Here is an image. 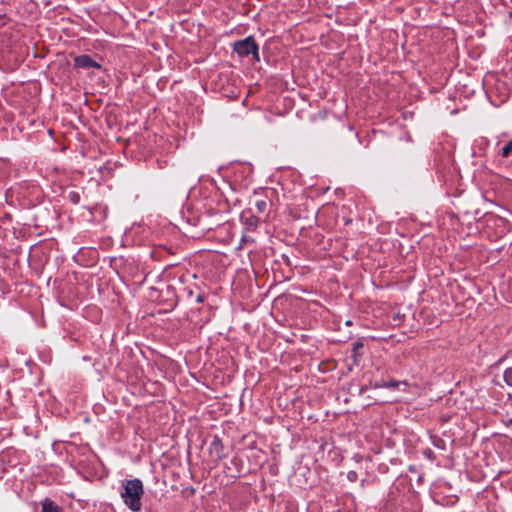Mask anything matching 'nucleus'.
<instances>
[{
	"mask_svg": "<svg viewBox=\"0 0 512 512\" xmlns=\"http://www.w3.org/2000/svg\"><path fill=\"white\" fill-rule=\"evenodd\" d=\"M123 491L120 496L125 505L133 512H139L142 508L141 499L144 494L143 483L139 479L124 480Z\"/></svg>",
	"mask_w": 512,
	"mask_h": 512,
	"instance_id": "1",
	"label": "nucleus"
},
{
	"mask_svg": "<svg viewBox=\"0 0 512 512\" xmlns=\"http://www.w3.org/2000/svg\"><path fill=\"white\" fill-rule=\"evenodd\" d=\"M233 49L240 57L253 55L256 60H259L258 45L252 36L236 41Z\"/></svg>",
	"mask_w": 512,
	"mask_h": 512,
	"instance_id": "2",
	"label": "nucleus"
},
{
	"mask_svg": "<svg viewBox=\"0 0 512 512\" xmlns=\"http://www.w3.org/2000/svg\"><path fill=\"white\" fill-rule=\"evenodd\" d=\"M75 66L78 68H97L99 69L101 66L96 61H94L90 56L88 55H80L75 57L74 59Z\"/></svg>",
	"mask_w": 512,
	"mask_h": 512,
	"instance_id": "3",
	"label": "nucleus"
},
{
	"mask_svg": "<svg viewBox=\"0 0 512 512\" xmlns=\"http://www.w3.org/2000/svg\"><path fill=\"white\" fill-rule=\"evenodd\" d=\"M41 512H63L62 509L51 499L45 498L41 502Z\"/></svg>",
	"mask_w": 512,
	"mask_h": 512,
	"instance_id": "4",
	"label": "nucleus"
},
{
	"mask_svg": "<svg viewBox=\"0 0 512 512\" xmlns=\"http://www.w3.org/2000/svg\"><path fill=\"white\" fill-rule=\"evenodd\" d=\"M400 386L406 387L407 383L406 382H402V381L392 380V381H388V382L383 381L381 383L375 384L376 388H399Z\"/></svg>",
	"mask_w": 512,
	"mask_h": 512,
	"instance_id": "5",
	"label": "nucleus"
},
{
	"mask_svg": "<svg viewBox=\"0 0 512 512\" xmlns=\"http://www.w3.org/2000/svg\"><path fill=\"white\" fill-rule=\"evenodd\" d=\"M211 449L216 451L218 458H221L220 450L222 449V445L219 439H214V441L211 443Z\"/></svg>",
	"mask_w": 512,
	"mask_h": 512,
	"instance_id": "6",
	"label": "nucleus"
},
{
	"mask_svg": "<svg viewBox=\"0 0 512 512\" xmlns=\"http://www.w3.org/2000/svg\"><path fill=\"white\" fill-rule=\"evenodd\" d=\"M504 380L507 383V385L512 386V367L505 370Z\"/></svg>",
	"mask_w": 512,
	"mask_h": 512,
	"instance_id": "7",
	"label": "nucleus"
},
{
	"mask_svg": "<svg viewBox=\"0 0 512 512\" xmlns=\"http://www.w3.org/2000/svg\"><path fill=\"white\" fill-rule=\"evenodd\" d=\"M512 152V141L508 142L503 148H502V156L508 157L510 153Z\"/></svg>",
	"mask_w": 512,
	"mask_h": 512,
	"instance_id": "8",
	"label": "nucleus"
},
{
	"mask_svg": "<svg viewBox=\"0 0 512 512\" xmlns=\"http://www.w3.org/2000/svg\"><path fill=\"white\" fill-rule=\"evenodd\" d=\"M267 202L265 200H259L256 202V208L258 212L263 213L266 210Z\"/></svg>",
	"mask_w": 512,
	"mask_h": 512,
	"instance_id": "9",
	"label": "nucleus"
},
{
	"mask_svg": "<svg viewBox=\"0 0 512 512\" xmlns=\"http://www.w3.org/2000/svg\"><path fill=\"white\" fill-rule=\"evenodd\" d=\"M503 422L506 426H512V416L506 417Z\"/></svg>",
	"mask_w": 512,
	"mask_h": 512,
	"instance_id": "10",
	"label": "nucleus"
},
{
	"mask_svg": "<svg viewBox=\"0 0 512 512\" xmlns=\"http://www.w3.org/2000/svg\"><path fill=\"white\" fill-rule=\"evenodd\" d=\"M355 475H356V474H355L354 472H350V473L348 474V478H349L350 480H353V478L355 477Z\"/></svg>",
	"mask_w": 512,
	"mask_h": 512,
	"instance_id": "11",
	"label": "nucleus"
},
{
	"mask_svg": "<svg viewBox=\"0 0 512 512\" xmlns=\"http://www.w3.org/2000/svg\"><path fill=\"white\" fill-rule=\"evenodd\" d=\"M360 346H361V344H359V343L354 344V348H355V349H356V348H359Z\"/></svg>",
	"mask_w": 512,
	"mask_h": 512,
	"instance_id": "12",
	"label": "nucleus"
}]
</instances>
